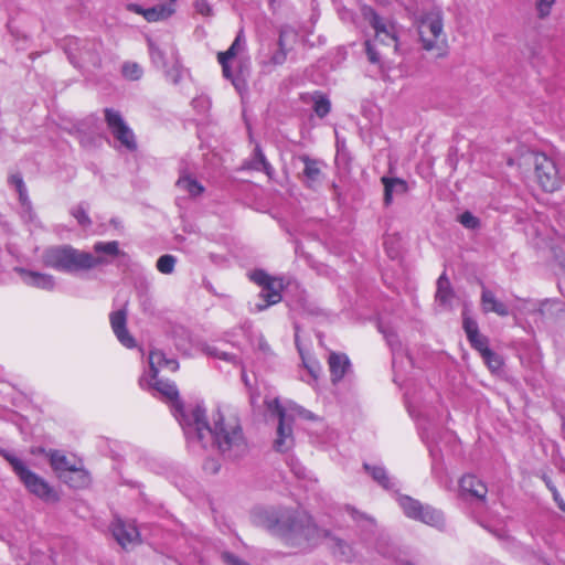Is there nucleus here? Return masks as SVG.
<instances>
[{"mask_svg": "<svg viewBox=\"0 0 565 565\" xmlns=\"http://www.w3.org/2000/svg\"><path fill=\"white\" fill-rule=\"evenodd\" d=\"M110 530L115 540L122 548H128L140 542L139 531L132 523L116 519L111 523Z\"/></svg>", "mask_w": 565, "mask_h": 565, "instance_id": "10", "label": "nucleus"}, {"mask_svg": "<svg viewBox=\"0 0 565 565\" xmlns=\"http://www.w3.org/2000/svg\"><path fill=\"white\" fill-rule=\"evenodd\" d=\"M50 465L58 477H65L82 460L75 456L68 457L60 450H51L47 454Z\"/></svg>", "mask_w": 565, "mask_h": 565, "instance_id": "19", "label": "nucleus"}, {"mask_svg": "<svg viewBox=\"0 0 565 565\" xmlns=\"http://www.w3.org/2000/svg\"><path fill=\"white\" fill-rule=\"evenodd\" d=\"M103 262L104 260L100 257H95L90 253L83 252L72 247L66 271L73 273L89 270L92 268L97 267Z\"/></svg>", "mask_w": 565, "mask_h": 565, "instance_id": "14", "label": "nucleus"}, {"mask_svg": "<svg viewBox=\"0 0 565 565\" xmlns=\"http://www.w3.org/2000/svg\"><path fill=\"white\" fill-rule=\"evenodd\" d=\"M171 2H175L177 0H170Z\"/></svg>", "mask_w": 565, "mask_h": 565, "instance_id": "51", "label": "nucleus"}, {"mask_svg": "<svg viewBox=\"0 0 565 565\" xmlns=\"http://www.w3.org/2000/svg\"><path fill=\"white\" fill-rule=\"evenodd\" d=\"M418 33L423 47L427 51L439 49L446 43L443 18L439 12H428L418 23Z\"/></svg>", "mask_w": 565, "mask_h": 565, "instance_id": "4", "label": "nucleus"}, {"mask_svg": "<svg viewBox=\"0 0 565 565\" xmlns=\"http://www.w3.org/2000/svg\"><path fill=\"white\" fill-rule=\"evenodd\" d=\"M72 246L62 245L47 248L43 253V264L56 270H67Z\"/></svg>", "mask_w": 565, "mask_h": 565, "instance_id": "13", "label": "nucleus"}, {"mask_svg": "<svg viewBox=\"0 0 565 565\" xmlns=\"http://www.w3.org/2000/svg\"><path fill=\"white\" fill-rule=\"evenodd\" d=\"M452 297L449 279L443 274L437 280V292L436 298L441 302L446 303Z\"/></svg>", "mask_w": 565, "mask_h": 565, "instance_id": "28", "label": "nucleus"}, {"mask_svg": "<svg viewBox=\"0 0 565 565\" xmlns=\"http://www.w3.org/2000/svg\"><path fill=\"white\" fill-rule=\"evenodd\" d=\"M404 513L414 520H418L428 525H437L440 521V514L435 509L423 505L419 501L404 497L399 500Z\"/></svg>", "mask_w": 565, "mask_h": 565, "instance_id": "9", "label": "nucleus"}, {"mask_svg": "<svg viewBox=\"0 0 565 565\" xmlns=\"http://www.w3.org/2000/svg\"><path fill=\"white\" fill-rule=\"evenodd\" d=\"M480 355L491 372L499 371L503 365L502 358L499 354H497L494 351H492L491 349H488L487 351L482 352Z\"/></svg>", "mask_w": 565, "mask_h": 565, "instance_id": "29", "label": "nucleus"}, {"mask_svg": "<svg viewBox=\"0 0 565 565\" xmlns=\"http://www.w3.org/2000/svg\"><path fill=\"white\" fill-rule=\"evenodd\" d=\"M384 185V203L390 205L393 201V192L406 193L408 191V184L405 180L399 178L383 177L381 179Z\"/></svg>", "mask_w": 565, "mask_h": 565, "instance_id": "24", "label": "nucleus"}, {"mask_svg": "<svg viewBox=\"0 0 565 565\" xmlns=\"http://www.w3.org/2000/svg\"><path fill=\"white\" fill-rule=\"evenodd\" d=\"M149 366L151 377H158L161 369L177 372L179 370V362L175 359H168L161 350L154 349L149 352Z\"/></svg>", "mask_w": 565, "mask_h": 565, "instance_id": "20", "label": "nucleus"}, {"mask_svg": "<svg viewBox=\"0 0 565 565\" xmlns=\"http://www.w3.org/2000/svg\"><path fill=\"white\" fill-rule=\"evenodd\" d=\"M9 180L19 192L20 200L24 201L26 198V190L22 177L20 174H12Z\"/></svg>", "mask_w": 565, "mask_h": 565, "instance_id": "35", "label": "nucleus"}, {"mask_svg": "<svg viewBox=\"0 0 565 565\" xmlns=\"http://www.w3.org/2000/svg\"><path fill=\"white\" fill-rule=\"evenodd\" d=\"M288 51H280L278 50L273 56L270 57V64L271 65H282L287 60Z\"/></svg>", "mask_w": 565, "mask_h": 565, "instance_id": "39", "label": "nucleus"}, {"mask_svg": "<svg viewBox=\"0 0 565 565\" xmlns=\"http://www.w3.org/2000/svg\"><path fill=\"white\" fill-rule=\"evenodd\" d=\"M329 371L333 383L341 381L349 366L350 361L345 354L332 352L328 359Z\"/></svg>", "mask_w": 565, "mask_h": 565, "instance_id": "21", "label": "nucleus"}, {"mask_svg": "<svg viewBox=\"0 0 565 565\" xmlns=\"http://www.w3.org/2000/svg\"><path fill=\"white\" fill-rule=\"evenodd\" d=\"M6 458L31 493L45 502H57L60 500L58 493L54 488L43 478L29 470L20 459L12 456H7Z\"/></svg>", "mask_w": 565, "mask_h": 565, "instance_id": "3", "label": "nucleus"}, {"mask_svg": "<svg viewBox=\"0 0 565 565\" xmlns=\"http://www.w3.org/2000/svg\"><path fill=\"white\" fill-rule=\"evenodd\" d=\"M459 222L462 226L469 230H475L480 226V221L471 212L466 211L459 216Z\"/></svg>", "mask_w": 565, "mask_h": 565, "instance_id": "34", "label": "nucleus"}, {"mask_svg": "<svg viewBox=\"0 0 565 565\" xmlns=\"http://www.w3.org/2000/svg\"><path fill=\"white\" fill-rule=\"evenodd\" d=\"M218 358L230 361V360H232L233 356L230 355L228 353H222L221 355H218Z\"/></svg>", "mask_w": 565, "mask_h": 565, "instance_id": "48", "label": "nucleus"}, {"mask_svg": "<svg viewBox=\"0 0 565 565\" xmlns=\"http://www.w3.org/2000/svg\"><path fill=\"white\" fill-rule=\"evenodd\" d=\"M546 486H547V488L552 491V493H553V499H554V501L556 502L557 507H559V504H561L562 502H564V500H563V498L561 497V494L558 493L557 489H556L554 486H552L550 482H546Z\"/></svg>", "mask_w": 565, "mask_h": 565, "instance_id": "42", "label": "nucleus"}, {"mask_svg": "<svg viewBox=\"0 0 565 565\" xmlns=\"http://www.w3.org/2000/svg\"><path fill=\"white\" fill-rule=\"evenodd\" d=\"M151 386L159 392L166 401L170 402L178 413L183 412V403L180 399L177 385L168 380L151 377Z\"/></svg>", "mask_w": 565, "mask_h": 565, "instance_id": "16", "label": "nucleus"}, {"mask_svg": "<svg viewBox=\"0 0 565 565\" xmlns=\"http://www.w3.org/2000/svg\"><path fill=\"white\" fill-rule=\"evenodd\" d=\"M369 13L370 24L374 29L375 36L373 41L365 42L366 53L371 63H379L381 60V52L377 50L379 46H384L386 49H391L393 52H396L398 40L393 24L386 23L372 9H369Z\"/></svg>", "mask_w": 565, "mask_h": 565, "instance_id": "2", "label": "nucleus"}, {"mask_svg": "<svg viewBox=\"0 0 565 565\" xmlns=\"http://www.w3.org/2000/svg\"><path fill=\"white\" fill-rule=\"evenodd\" d=\"M72 488H86L90 483V477L83 466V461L76 465L65 477H60Z\"/></svg>", "mask_w": 565, "mask_h": 565, "instance_id": "22", "label": "nucleus"}, {"mask_svg": "<svg viewBox=\"0 0 565 565\" xmlns=\"http://www.w3.org/2000/svg\"><path fill=\"white\" fill-rule=\"evenodd\" d=\"M127 10L136 14L142 15L148 22H158L168 19L174 13L171 6L160 4L152 8L143 9L138 3H128Z\"/></svg>", "mask_w": 565, "mask_h": 565, "instance_id": "15", "label": "nucleus"}, {"mask_svg": "<svg viewBox=\"0 0 565 565\" xmlns=\"http://www.w3.org/2000/svg\"><path fill=\"white\" fill-rule=\"evenodd\" d=\"M249 279L263 288L260 297L264 299L265 305L259 307L260 310L281 301V291L284 289L281 278L273 277L263 269H256L250 273Z\"/></svg>", "mask_w": 565, "mask_h": 565, "instance_id": "7", "label": "nucleus"}, {"mask_svg": "<svg viewBox=\"0 0 565 565\" xmlns=\"http://www.w3.org/2000/svg\"><path fill=\"white\" fill-rule=\"evenodd\" d=\"M315 365H309V364H306V367L309 370V372L313 375V376H317L316 374V366L317 369H319V365L317 362L313 363Z\"/></svg>", "mask_w": 565, "mask_h": 565, "instance_id": "47", "label": "nucleus"}, {"mask_svg": "<svg viewBox=\"0 0 565 565\" xmlns=\"http://www.w3.org/2000/svg\"><path fill=\"white\" fill-rule=\"evenodd\" d=\"M555 0H540L537 2V11L541 18H544L550 14L551 8L554 4Z\"/></svg>", "mask_w": 565, "mask_h": 565, "instance_id": "37", "label": "nucleus"}, {"mask_svg": "<svg viewBox=\"0 0 565 565\" xmlns=\"http://www.w3.org/2000/svg\"><path fill=\"white\" fill-rule=\"evenodd\" d=\"M109 321L111 329L119 340V342L126 348H134L136 345V341L134 337L127 330V311L126 309H120L114 311L109 315Z\"/></svg>", "mask_w": 565, "mask_h": 565, "instance_id": "12", "label": "nucleus"}, {"mask_svg": "<svg viewBox=\"0 0 565 565\" xmlns=\"http://www.w3.org/2000/svg\"><path fill=\"white\" fill-rule=\"evenodd\" d=\"M242 32L236 36L232 45L228 47L233 53L237 54L241 43Z\"/></svg>", "mask_w": 565, "mask_h": 565, "instance_id": "46", "label": "nucleus"}, {"mask_svg": "<svg viewBox=\"0 0 565 565\" xmlns=\"http://www.w3.org/2000/svg\"><path fill=\"white\" fill-rule=\"evenodd\" d=\"M235 56H236V54L227 49L224 52H218L217 53V61L218 62L223 61V63H228L230 60L234 58Z\"/></svg>", "mask_w": 565, "mask_h": 565, "instance_id": "41", "label": "nucleus"}, {"mask_svg": "<svg viewBox=\"0 0 565 565\" xmlns=\"http://www.w3.org/2000/svg\"><path fill=\"white\" fill-rule=\"evenodd\" d=\"M177 186L186 191L191 196H199L204 192V186L189 174L181 175L177 181Z\"/></svg>", "mask_w": 565, "mask_h": 565, "instance_id": "26", "label": "nucleus"}, {"mask_svg": "<svg viewBox=\"0 0 565 565\" xmlns=\"http://www.w3.org/2000/svg\"><path fill=\"white\" fill-rule=\"evenodd\" d=\"M104 115L107 127L115 139L118 140L121 146L128 150L135 151L137 149L135 134L126 124L120 113L113 108H105Z\"/></svg>", "mask_w": 565, "mask_h": 565, "instance_id": "8", "label": "nucleus"}, {"mask_svg": "<svg viewBox=\"0 0 565 565\" xmlns=\"http://www.w3.org/2000/svg\"><path fill=\"white\" fill-rule=\"evenodd\" d=\"M198 13L209 17L212 14V8L206 0H198L194 3Z\"/></svg>", "mask_w": 565, "mask_h": 565, "instance_id": "38", "label": "nucleus"}, {"mask_svg": "<svg viewBox=\"0 0 565 565\" xmlns=\"http://www.w3.org/2000/svg\"><path fill=\"white\" fill-rule=\"evenodd\" d=\"M299 159L305 166L303 175L306 178V185L312 186V184L319 180L321 174L320 162L307 154L300 156Z\"/></svg>", "mask_w": 565, "mask_h": 565, "instance_id": "25", "label": "nucleus"}, {"mask_svg": "<svg viewBox=\"0 0 565 565\" xmlns=\"http://www.w3.org/2000/svg\"><path fill=\"white\" fill-rule=\"evenodd\" d=\"M481 307L484 313L494 312L501 317L509 315L507 306L499 301L492 291L486 288H483L481 294Z\"/></svg>", "mask_w": 565, "mask_h": 565, "instance_id": "23", "label": "nucleus"}, {"mask_svg": "<svg viewBox=\"0 0 565 565\" xmlns=\"http://www.w3.org/2000/svg\"><path fill=\"white\" fill-rule=\"evenodd\" d=\"M222 66V73L225 78L232 79V71L228 63L218 62Z\"/></svg>", "mask_w": 565, "mask_h": 565, "instance_id": "43", "label": "nucleus"}, {"mask_svg": "<svg viewBox=\"0 0 565 565\" xmlns=\"http://www.w3.org/2000/svg\"><path fill=\"white\" fill-rule=\"evenodd\" d=\"M244 168L248 169V170L259 171V170H262V164H259L255 159H253L252 161L246 162L244 164Z\"/></svg>", "mask_w": 565, "mask_h": 565, "instance_id": "44", "label": "nucleus"}, {"mask_svg": "<svg viewBox=\"0 0 565 565\" xmlns=\"http://www.w3.org/2000/svg\"><path fill=\"white\" fill-rule=\"evenodd\" d=\"M254 159L262 164V171L265 172V174L268 178H273L274 174V168L271 164L267 161L262 148L259 145H257L254 149Z\"/></svg>", "mask_w": 565, "mask_h": 565, "instance_id": "32", "label": "nucleus"}, {"mask_svg": "<svg viewBox=\"0 0 565 565\" xmlns=\"http://www.w3.org/2000/svg\"><path fill=\"white\" fill-rule=\"evenodd\" d=\"M285 35H286V32L280 31L279 39H278V50H280V51H288L286 43H285Z\"/></svg>", "mask_w": 565, "mask_h": 565, "instance_id": "45", "label": "nucleus"}, {"mask_svg": "<svg viewBox=\"0 0 565 565\" xmlns=\"http://www.w3.org/2000/svg\"><path fill=\"white\" fill-rule=\"evenodd\" d=\"M459 488L463 495H469L479 501H484L487 498V484L475 475L462 476L459 481Z\"/></svg>", "mask_w": 565, "mask_h": 565, "instance_id": "18", "label": "nucleus"}, {"mask_svg": "<svg viewBox=\"0 0 565 565\" xmlns=\"http://www.w3.org/2000/svg\"><path fill=\"white\" fill-rule=\"evenodd\" d=\"M558 508L565 513V501L562 502Z\"/></svg>", "mask_w": 565, "mask_h": 565, "instance_id": "49", "label": "nucleus"}, {"mask_svg": "<svg viewBox=\"0 0 565 565\" xmlns=\"http://www.w3.org/2000/svg\"><path fill=\"white\" fill-rule=\"evenodd\" d=\"M313 111L319 118L326 117L331 110L329 98L321 92L317 90L312 94Z\"/></svg>", "mask_w": 565, "mask_h": 565, "instance_id": "27", "label": "nucleus"}, {"mask_svg": "<svg viewBox=\"0 0 565 565\" xmlns=\"http://www.w3.org/2000/svg\"><path fill=\"white\" fill-rule=\"evenodd\" d=\"M73 216L77 220V222L82 225V226H88L90 225V218L88 216V214L86 213V211L84 210V207L82 206H76L73 212H72Z\"/></svg>", "mask_w": 565, "mask_h": 565, "instance_id": "36", "label": "nucleus"}, {"mask_svg": "<svg viewBox=\"0 0 565 565\" xmlns=\"http://www.w3.org/2000/svg\"><path fill=\"white\" fill-rule=\"evenodd\" d=\"M462 328L471 348L479 352V354L490 349L489 339L480 333L477 321L467 311L462 313Z\"/></svg>", "mask_w": 565, "mask_h": 565, "instance_id": "11", "label": "nucleus"}, {"mask_svg": "<svg viewBox=\"0 0 565 565\" xmlns=\"http://www.w3.org/2000/svg\"><path fill=\"white\" fill-rule=\"evenodd\" d=\"M213 427L210 426L205 409L195 407L192 411L193 426L200 441L211 437L224 457L236 459L248 451L239 418L232 413L216 411L213 416Z\"/></svg>", "mask_w": 565, "mask_h": 565, "instance_id": "1", "label": "nucleus"}, {"mask_svg": "<svg viewBox=\"0 0 565 565\" xmlns=\"http://www.w3.org/2000/svg\"><path fill=\"white\" fill-rule=\"evenodd\" d=\"M94 250L97 254L103 253L115 257L119 255V243L117 241L97 242L94 245Z\"/></svg>", "mask_w": 565, "mask_h": 565, "instance_id": "30", "label": "nucleus"}, {"mask_svg": "<svg viewBox=\"0 0 565 565\" xmlns=\"http://www.w3.org/2000/svg\"><path fill=\"white\" fill-rule=\"evenodd\" d=\"M534 174L541 189L553 193L561 186L556 163L543 152L534 154Z\"/></svg>", "mask_w": 565, "mask_h": 565, "instance_id": "6", "label": "nucleus"}, {"mask_svg": "<svg viewBox=\"0 0 565 565\" xmlns=\"http://www.w3.org/2000/svg\"><path fill=\"white\" fill-rule=\"evenodd\" d=\"M260 348H262L263 350H266V349H267V344H260Z\"/></svg>", "mask_w": 565, "mask_h": 565, "instance_id": "50", "label": "nucleus"}, {"mask_svg": "<svg viewBox=\"0 0 565 565\" xmlns=\"http://www.w3.org/2000/svg\"><path fill=\"white\" fill-rule=\"evenodd\" d=\"M14 270L28 286L43 290H52L54 288L55 282L52 275L29 270L23 267H15Z\"/></svg>", "mask_w": 565, "mask_h": 565, "instance_id": "17", "label": "nucleus"}, {"mask_svg": "<svg viewBox=\"0 0 565 565\" xmlns=\"http://www.w3.org/2000/svg\"><path fill=\"white\" fill-rule=\"evenodd\" d=\"M122 75L129 81H138L142 76V68L136 62H126L121 68Z\"/></svg>", "mask_w": 565, "mask_h": 565, "instance_id": "31", "label": "nucleus"}, {"mask_svg": "<svg viewBox=\"0 0 565 565\" xmlns=\"http://www.w3.org/2000/svg\"><path fill=\"white\" fill-rule=\"evenodd\" d=\"M372 476L375 480H377L380 483H382L383 486H386L387 482H388V478L384 471V469L382 468H379V467H374L372 469Z\"/></svg>", "mask_w": 565, "mask_h": 565, "instance_id": "40", "label": "nucleus"}, {"mask_svg": "<svg viewBox=\"0 0 565 565\" xmlns=\"http://www.w3.org/2000/svg\"><path fill=\"white\" fill-rule=\"evenodd\" d=\"M175 266V258L172 255H162L157 260V269L162 274H171Z\"/></svg>", "mask_w": 565, "mask_h": 565, "instance_id": "33", "label": "nucleus"}, {"mask_svg": "<svg viewBox=\"0 0 565 565\" xmlns=\"http://www.w3.org/2000/svg\"><path fill=\"white\" fill-rule=\"evenodd\" d=\"M268 408L278 418L277 437L274 440V448L276 451L286 452L295 445L292 434L294 417L286 412L278 398L270 402Z\"/></svg>", "mask_w": 565, "mask_h": 565, "instance_id": "5", "label": "nucleus"}]
</instances>
